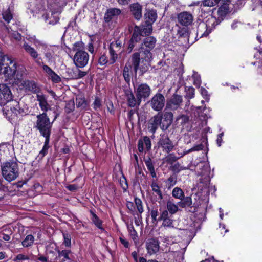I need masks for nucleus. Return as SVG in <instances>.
Wrapping results in <instances>:
<instances>
[{
	"instance_id": "nucleus-1",
	"label": "nucleus",
	"mask_w": 262,
	"mask_h": 262,
	"mask_svg": "<svg viewBox=\"0 0 262 262\" xmlns=\"http://www.w3.org/2000/svg\"><path fill=\"white\" fill-rule=\"evenodd\" d=\"M53 123V121L50 122L47 113H42L36 116L34 128L45 138L43 148L39 154L41 158L47 154L50 147L49 142Z\"/></svg>"
},
{
	"instance_id": "nucleus-2",
	"label": "nucleus",
	"mask_w": 262,
	"mask_h": 262,
	"mask_svg": "<svg viewBox=\"0 0 262 262\" xmlns=\"http://www.w3.org/2000/svg\"><path fill=\"white\" fill-rule=\"evenodd\" d=\"M156 39L152 36L145 38L139 49V52L135 53L132 55V61L134 70L137 71L140 63V56L141 59L146 61H149L152 58L151 51L155 47Z\"/></svg>"
},
{
	"instance_id": "nucleus-3",
	"label": "nucleus",
	"mask_w": 262,
	"mask_h": 262,
	"mask_svg": "<svg viewBox=\"0 0 262 262\" xmlns=\"http://www.w3.org/2000/svg\"><path fill=\"white\" fill-rule=\"evenodd\" d=\"M3 177L8 182L15 180L19 176V168L16 161L10 160L3 162L1 165Z\"/></svg>"
},
{
	"instance_id": "nucleus-4",
	"label": "nucleus",
	"mask_w": 262,
	"mask_h": 262,
	"mask_svg": "<svg viewBox=\"0 0 262 262\" xmlns=\"http://www.w3.org/2000/svg\"><path fill=\"white\" fill-rule=\"evenodd\" d=\"M2 70L8 77H13L16 73L17 64L12 58L4 55L0 48V71Z\"/></svg>"
},
{
	"instance_id": "nucleus-5",
	"label": "nucleus",
	"mask_w": 262,
	"mask_h": 262,
	"mask_svg": "<svg viewBox=\"0 0 262 262\" xmlns=\"http://www.w3.org/2000/svg\"><path fill=\"white\" fill-rule=\"evenodd\" d=\"M20 89L24 90L26 92H30L32 94L40 93L41 89L40 86L35 81L32 80H24L20 82L19 85Z\"/></svg>"
},
{
	"instance_id": "nucleus-6",
	"label": "nucleus",
	"mask_w": 262,
	"mask_h": 262,
	"mask_svg": "<svg viewBox=\"0 0 262 262\" xmlns=\"http://www.w3.org/2000/svg\"><path fill=\"white\" fill-rule=\"evenodd\" d=\"M89 60L88 53L81 50H76V52L73 57V61L77 68H83L85 67Z\"/></svg>"
},
{
	"instance_id": "nucleus-7",
	"label": "nucleus",
	"mask_w": 262,
	"mask_h": 262,
	"mask_svg": "<svg viewBox=\"0 0 262 262\" xmlns=\"http://www.w3.org/2000/svg\"><path fill=\"white\" fill-rule=\"evenodd\" d=\"M165 103V99L163 94L157 93L154 95L148 102L152 109L155 111L160 112L164 107Z\"/></svg>"
},
{
	"instance_id": "nucleus-8",
	"label": "nucleus",
	"mask_w": 262,
	"mask_h": 262,
	"mask_svg": "<svg viewBox=\"0 0 262 262\" xmlns=\"http://www.w3.org/2000/svg\"><path fill=\"white\" fill-rule=\"evenodd\" d=\"M13 100V95L9 86L5 84L0 85V105L3 106Z\"/></svg>"
},
{
	"instance_id": "nucleus-9",
	"label": "nucleus",
	"mask_w": 262,
	"mask_h": 262,
	"mask_svg": "<svg viewBox=\"0 0 262 262\" xmlns=\"http://www.w3.org/2000/svg\"><path fill=\"white\" fill-rule=\"evenodd\" d=\"M183 103L182 96L178 94H174L166 102V108L175 111L181 108Z\"/></svg>"
},
{
	"instance_id": "nucleus-10",
	"label": "nucleus",
	"mask_w": 262,
	"mask_h": 262,
	"mask_svg": "<svg viewBox=\"0 0 262 262\" xmlns=\"http://www.w3.org/2000/svg\"><path fill=\"white\" fill-rule=\"evenodd\" d=\"M158 144L159 146L162 148L163 150L167 153L172 151L174 147L173 142L165 134L160 135Z\"/></svg>"
},
{
	"instance_id": "nucleus-11",
	"label": "nucleus",
	"mask_w": 262,
	"mask_h": 262,
	"mask_svg": "<svg viewBox=\"0 0 262 262\" xmlns=\"http://www.w3.org/2000/svg\"><path fill=\"white\" fill-rule=\"evenodd\" d=\"M151 93V89L149 85L146 83L140 84L136 89V96L138 98L139 103H141L142 99L145 100L148 98Z\"/></svg>"
},
{
	"instance_id": "nucleus-12",
	"label": "nucleus",
	"mask_w": 262,
	"mask_h": 262,
	"mask_svg": "<svg viewBox=\"0 0 262 262\" xmlns=\"http://www.w3.org/2000/svg\"><path fill=\"white\" fill-rule=\"evenodd\" d=\"M57 249L58 247L50 243L46 247V255H47L49 262H58V257Z\"/></svg>"
},
{
	"instance_id": "nucleus-13",
	"label": "nucleus",
	"mask_w": 262,
	"mask_h": 262,
	"mask_svg": "<svg viewBox=\"0 0 262 262\" xmlns=\"http://www.w3.org/2000/svg\"><path fill=\"white\" fill-rule=\"evenodd\" d=\"M146 248L150 255L156 254L159 250L160 242L157 239L149 238L146 242Z\"/></svg>"
},
{
	"instance_id": "nucleus-14",
	"label": "nucleus",
	"mask_w": 262,
	"mask_h": 262,
	"mask_svg": "<svg viewBox=\"0 0 262 262\" xmlns=\"http://www.w3.org/2000/svg\"><path fill=\"white\" fill-rule=\"evenodd\" d=\"M173 118V115L171 112L162 113V121H161L160 128L165 131L171 125Z\"/></svg>"
},
{
	"instance_id": "nucleus-15",
	"label": "nucleus",
	"mask_w": 262,
	"mask_h": 262,
	"mask_svg": "<svg viewBox=\"0 0 262 262\" xmlns=\"http://www.w3.org/2000/svg\"><path fill=\"white\" fill-rule=\"evenodd\" d=\"M145 24L140 26L141 33L143 36H148L152 33V28L151 24L156 21V17H145Z\"/></svg>"
},
{
	"instance_id": "nucleus-16",
	"label": "nucleus",
	"mask_w": 262,
	"mask_h": 262,
	"mask_svg": "<svg viewBox=\"0 0 262 262\" xmlns=\"http://www.w3.org/2000/svg\"><path fill=\"white\" fill-rule=\"evenodd\" d=\"M8 113L11 114V117L14 118L18 115H23L24 113V110L21 108L19 106V103L16 100H12V103L10 106V110H8Z\"/></svg>"
},
{
	"instance_id": "nucleus-17",
	"label": "nucleus",
	"mask_w": 262,
	"mask_h": 262,
	"mask_svg": "<svg viewBox=\"0 0 262 262\" xmlns=\"http://www.w3.org/2000/svg\"><path fill=\"white\" fill-rule=\"evenodd\" d=\"M37 100L39 102V106L43 113H47L48 110H51L50 106L47 102V98L45 95L40 92L36 95Z\"/></svg>"
},
{
	"instance_id": "nucleus-18",
	"label": "nucleus",
	"mask_w": 262,
	"mask_h": 262,
	"mask_svg": "<svg viewBox=\"0 0 262 262\" xmlns=\"http://www.w3.org/2000/svg\"><path fill=\"white\" fill-rule=\"evenodd\" d=\"M161 121H162V113L159 112L150 119V128L153 133H155L159 127H160Z\"/></svg>"
},
{
	"instance_id": "nucleus-19",
	"label": "nucleus",
	"mask_w": 262,
	"mask_h": 262,
	"mask_svg": "<svg viewBox=\"0 0 262 262\" xmlns=\"http://www.w3.org/2000/svg\"><path fill=\"white\" fill-rule=\"evenodd\" d=\"M138 150L140 152H143L145 148L147 150L151 149V140L147 136H145L143 139H141L138 141Z\"/></svg>"
},
{
	"instance_id": "nucleus-20",
	"label": "nucleus",
	"mask_w": 262,
	"mask_h": 262,
	"mask_svg": "<svg viewBox=\"0 0 262 262\" xmlns=\"http://www.w3.org/2000/svg\"><path fill=\"white\" fill-rule=\"evenodd\" d=\"M58 253V260H60V262H71L72 259L70 257L71 255V251L70 250H60L57 249Z\"/></svg>"
},
{
	"instance_id": "nucleus-21",
	"label": "nucleus",
	"mask_w": 262,
	"mask_h": 262,
	"mask_svg": "<svg viewBox=\"0 0 262 262\" xmlns=\"http://www.w3.org/2000/svg\"><path fill=\"white\" fill-rule=\"evenodd\" d=\"M126 96L127 98V103L129 106L134 107L136 105L139 106L140 103H139L138 98H135L134 94L129 91L126 92Z\"/></svg>"
},
{
	"instance_id": "nucleus-22",
	"label": "nucleus",
	"mask_w": 262,
	"mask_h": 262,
	"mask_svg": "<svg viewBox=\"0 0 262 262\" xmlns=\"http://www.w3.org/2000/svg\"><path fill=\"white\" fill-rule=\"evenodd\" d=\"M130 10L134 16H142V6L138 3L132 4L130 5Z\"/></svg>"
},
{
	"instance_id": "nucleus-23",
	"label": "nucleus",
	"mask_w": 262,
	"mask_h": 262,
	"mask_svg": "<svg viewBox=\"0 0 262 262\" xmlns=\"http://www.w3.org/2000/svg\"><path fill=\"white\" fill-rule=\"evenodd\" d=\"M141 36H144L141 33V30L140 27L136 26L134 28V31L132 37V41L137 42L141 39Z\"/></svg>"
},
{
	"instance_id": "nucleus-24",
	"label": "nucleus",
	"mask_w": 262,
	"mask_h": 262,
	"mask_svg": "<svg viewBox=\"0 0 262 262\" xmlns=\"http://www.w3.org/2000/svg\"><path fill=\"white\" fill-rule=\"evenodd\" d=\"M144 162L147 168L150 172L152 177L156 178L157 175L155 171L154 163L152 162L151 159L150 157H148V158L145 159Z\"/></svg>"
},
{
	"instance_id": "nucleus-25",
	"label": "nucleus",
	"mask_w": 262,
	"mask_h": 262,
	"mask_svg": "<svg viewBox=\"0 0 262 262\" xmlns=\"http://www.w3.org/2000/svg\"><path fill=\"white\" fill-rule=\"evenodd\" d=\"M178 204H176L173 201L169 200L166 203V207L169 212L171 214L176 213L178 210Z\"/></svg>"
},
{
	"instance_id": "nucleus-26",
	"label": "nucleus",
	"mask_w": 262,
	"mask_h": 262,
	"mask_svg": "<svg viewBox=\"0 0 262 262\" xmlns=\"http://www.w3.org/2000/svg\"><path fill=\"white\" fill-rule=\"evenodd\" d=\"M23 47L25 51L29 54L33 59L37 58L38 54L37 51L27 43H25Z\"/></svg>"
},
{
	"instance_id": "nucleus-27",
	"label": "nucleus",
	"mask_w": 262,
	"mask_h": 262,
	"mask_svg": "<svg viewBox=\"0 0 262 262\" xmlns=\"http://www.w3.org/2000/svg\"><path fill=\"white\" fill-rule=\"evenodd\" d=\"M172 195L176 199L182 200L184 196V193L182 189L179 187H175L172 191Z\"/></svg>"
},
{
	"instance_id": "nucleus-28",
	"label": "nucleus",
	"mask_w": 262,
	"mask_h": 262,
	"mask_svg": "<svg viewBox=\"0 0 262 262\" xmlns=\"http://www.w3.org/2000/svg\"><path fill=\"white\" fill-rule=\"evenodd\" d=\"M229 12V8L227 3H224L218 9L217 14L219 16H225Z\"/></svg>"
},
{
	"instance_id": "nucleus-29",
	"label": "nucleus",
	"mask_w": 262,
	"mask_h": 262,
	"mask_svg": "<svg viewBox=\"0 0 262 262\" xmlns=\"http://www.w3.org/2000/svg\"><path fill=\"white\" fill-rule=\"evenodd\" d=\"M209 17L206 20V27L209 28H213L216 25L220 23L221 20L219 21L220 17Z\"/></svg>"
},
{
	"instance_id": "nucleus-30",
	"label": "nucleus",
	"mask_w": 262,
	"mask_h": 262,
	"mask_svg": "<svg viewBox=\"0 0 262 262\" xmlns=\"http://www.w3.org/2000/svg\"><path fill=\"white\" fill-rule=\"evenodd\" d=\"M88 71H82L78 68L76 69V72H73V75H71V79H78L85 76L89 73Z\"/></svg>"
},
{
	"instance_id": "nucleus-31",
	"label": "nucleus",
	"mask_w": 262,
	"mask_h": 262,
	"mask_svg": "<svg viewBox=\"0 0 262 262\" xmlns=\"http://www.w3.org/2000/svg\"><path fill=\"white\" fill-rule=\"evenodd\" d=\"M34 241V236L29 234L26 236L25 238L22 241V245L24 247H28L31 246Z\"/></svg>"
},
{
	"instance_id": "nucleus-32",
	"label": "nucleus",
	"mask_w": 262,
	"mask_h": 262,
	"mask_svg": "<svg viewBox=\"0 0 262 262\" xmlns=\"http://www.w3.org/2000/svg\"><path fill=\"white\" fill-rule=\"evenodd\" d=\"M192 199L190 196H184L182 200L178 203V205L182 208H185L186 207H190L192 205Z\"/></svg>"
},
{
	"instance_id": "nucleus-33",
	"label": "nucleus",
	"mask_w": 262,
	"mask_h": 262,
	"mask_svg": "<svg viewBox=\"0 0 262 262\" xmlns=\"http://www.w3.org/2000/svg\"><path fill=\"white\" fill-rule=\"evenodd\" d=\"M178 19L180 24L185 27L191 25L193 22V17H178Z\"/></svg>"
},
{
	"instance_id": "nucleus-34",
	"label": "nucleus",
	"mask_w": 262,
	"mask_h": 262,
	"mask_svg": "<svg viewBox=\"0 0 262 262\" xmlns=\"http://www.w3.org/2000/svg\"><path fill=\"white\" fill-rule=\"evenodd\" d=\"M152 190L155 192L159 197V199L161 200L163 199L162 192L160 190V187L156 182L153 181L151 184Z\"/></svg>"
},
{
	"instance_id": "nucleus-35",
	"label": "nucleus",
	"mask_w": 262,
	"mask_h": 262,
	"mask_svg": "<svg viewBox=\"0 0 262 262\" xmlns=\"http://www.w3.org/2000/svg\"><path fill=\"white\" fill-rule=\"evenodd\" d=\"M177 35L179 38H186L188 40L189 38V32L187 29L185 28H180L177 31Z\"/></svg>"
},
{
	"instance_id": "nucleus-36",
	"label": "nucleus",
	"mask_w": 262,
	"mask_h": 262,
	"mask_svg": "<svg viewBox=\"0 0 262 262\" xmlns=\"http://www.w3.org/2000/svg\"><path fill=\"white\" fill-rule=\"evenodd\" d=\"M91 214L92 215V220L94 224L99 229H103L102 225V221L98 217V216L94 213V212L91 211Z\"/></svg>"
},
{
	"instance_id": "nucleus-37",
	"label": "nucleus",
	"mask_w": 262,
	"mask_h": 262,
	"mask_svg": "<svg viewBox=\"0 0 262 262\" xmlns=\"http://www.w3.org/2000/svg\"><path fill=\"white\" fill-rule=\"evenodd\" d=\"M63 237L64 238L63 244L67 248L71 246V236L67 232H62Z\"/></svg>"
},
{
	"instance_id": "nucleus-38",
	"label": "nucleus",
	"mask_w": 262,
	"mask_h": 262,
	"mask_svg": "<svg viewBox=\"0 0 262 262\" xmlns=\"http://www.w3.org/2000/svg\"><path fill=\"white\" fill-rule=\"evenodd\" d=\"M14 260L19 262H29V257L27 255L19 254L16 256Z\"/></svg>"
},
{
	"instance_id": "nucleus-39",
	"label": "nucleus",
	"mask_w": 262,
	"mask_h": 262,
	"mask_svg": "<svg viewBox=\"0 0 262 262\" xmlns=\"http://www.w3.org/2000/svg\"><path fill=\"white\" fill-rule=\"evenodd\" d=\"M75 104L73 100H70L67 103L65 106V111L67 113H70L74 110Z\"/></svg>"
},
{
	"instance_id": "nucleus-40",
	"label": "nucleus",
	"mask_w": 262,
	"mask_h": 262,
	"mask_svg": "<svg viewBox=\"0 0 262 262\" xmlns=\"http://www.w3.org/2000/svg\"><path fill=\"white\" fill-rule=\"evenodd\" d=\"M171 169L173 172L179 173L181 170L188 168L186 167L182 166L179 163H176L172 166Z\"/></svg>"
},
{
	"instance_id": "nucleus-41",
	"label": "nucleus",
	"mask_w": 262,
	"mask_h": 262,
	"mask_svg": "<svg viewBox=\"0 0 262 262\" xmlns=\"http://www.w3.org/2000/svg\"><path fill=\"white\" fill-rule=\"evenodd\" d=\"M59 21V17H45V22L49 25H54Z\"/></svg>"
},
{
	"instance_id": "nucleus-42",
	"label": "nucleus",
	"mask_w": 262,
	"mask_h": 262,
	"mask_svg": "<svg viewBox=\"0 0 262 262\" xmlns=\"http://www.w3.org/2000/svg\"><path fill=\"white\" fill-rule=\"evenodd\" d=\"M195 89L192 87H189L186 89L185 97L188 99H191L194 96Z\"/></svg>"
},
{
	"instance_id": "nucleus-43",
	"label": "nucleus",
	"mask_w": 262,
	"mask_h": 262,
	"mask_svg": "<svg viewBox=\"0 0 262 262\" xmlns=\"http://www.w3.org/2000/svg\"><path fill=\"white\" fill-rule=\"evenodd\" d=\"M163 221V223L162 224V226L164 227H167V228H173V220L171 219L167 218L165 219Z\"/></svg>"
},
{
	"instance_id": "nucleus-44",
	"label": "nucleus",
	"mask_w": 262,
	"mask_h": 262,
	"mask_svg": "<svg viewBox=\"0 0 262 262\" xmlns=\"http://www.w3.org/2000/svg\"><path fill=\"white\" fill-rule=\"evenodd\" d=\"M114 45L112 42L110 43L109 47L110 53L111 55V64L114 63L115 62V51L114 50Z\"/></svg>"
},
{
	"instance_id": "nucleus-45",
	"label": "nucleus",
	"mask_w": 262,
	"mask_h": 262,
	"mask_svg": "<svg viewBox=\"0 0 262 262\" xmlns=\"http://www.w3.org/2000/svg\"><path fill=\"white\" fill-rule=\"evenodd\" d=\"M177 178L175 176H170L167 181V184L169 187L174 186L177 183Z\"/></svg>"
},
{
	"instance_id": "nucleus-46",
	"label": "nucleus",
	"mask_w": 262,
	"mask_h": 262,
	"mask_svg": "<svg viewBox=\"0 0 262 262\" xmlns=\"http://www.w3.org/2000/svg\"><path fill=\"white\" fill-rule=\"evenodd\" d=\"M14 14L13 7H9L2 14L3 16H13Z\"/></svg>"
},
{
	"instance_id": "nucleus-47",
	"label": "nucleus",
	"mask_w": 262,
	"mask_h": 262,
	"mask_svg": "<svg viewBox=\"0 0 262 262\" xmlns=\"http://www.w3.org/2000/svg\"><path fill=\"white\" fill-rule=\"evenodd\" d=\"M220 0H204L203 5L205 6L211 7L219 3Z\"/></svg>"
},
{
	"instance_id": "nucleus-48",
	"label": "nucleus",
	"mask_w": 262,
	"mask_h": 262,
	"mask_svg": "<svg viewBox=\"0 0 262 262\" xmlns=\"http://www.w3.org/2000/svg\"><path fill=\"white\" fill-rule=\"evenodd\" d=\"M49 76L51 78L52 80L55 83H58L61 81L60 77L56 74L54 71H53Z\"/></svg>"
},
{
	"instance_id": "nucleus-49",
	"label": "nucleus",
	"mask_w": 262,
	"mask_h": 262,
	"mask_svg": "<svg viewBox=\"0 0 262 262\" xmlns=\"http://www.w3.org/2000/svg\"><path fill=\"white\" fill-rule=\"evenodd\" d=\"M150 214L153 222L159 221L157 218L158 216V211L157 209H152L150 211Z\"/></svg>"
},
{
	"instance_id": "nucleus-50",
	"label": "nucleus",
	"mask_w": 262,
	"mask_h": 262,
	"mask_svg": "<svg viewBox=\"0 0 262 262\" xmlns=\"http://www.w3.org/2000/svg\"><path fill=\"white\" fill-rule=\"evenodd\" d=\"M120 185L124 191H126L128 188V184L126 178L124 176L120 180Z\"/></svg>"
},
{
	"instance_id": "nucleus-51",
	"label": "nucleus",
	"mask_w": 262,
	"mask_h": 262,
	"mask_svg": "<svg viewBox=\"0 0 262 262\" xmlns=\"http://www.w3.org/2000/svg\"><path fill=\"white\" fill-rule=\"evenodd\" d=\"M108 62L107 57L106 55L103 54L100 56L98 60V63L100 65L103 66L105 65Z\"/></svg>"
},
{
	"instance_id": "nucleus-52",
	"label": "nucleus",
	"mask_w": 262,
	"mask_h": 262,
	"mask_svg": "<svg viewBox=\"0 0 262 262\" xmlns=\"http://www.w3.org/2000/svg\"><path fill=\"white\" fill-rule=\"evenodd\" d=\"M12 18L13 17H0L1 25H3L4 27L6 28L7 29H8V28L6 24H9Z\"/></svg>"
},
{
	"instance_id": "nucleus-53",
	"label": "nucleus",
	"mask_w": 262,
	"mask_h": 262,
	"mask_svg": "<svg viewBox=\"0 0 262 262\" xmlns=\"http://www.w3.org/2000/svg\"><path fill=\"white\" fill-rule=\"evenodd\" d=\"M135 204L137 206V209L138 211L141 213L143 212V208L142 204V201L139 199H135Z\"/></svg>"
},
{
	"instance_id": "nucleus-54",
	"label": "nucleus",
	"mask_w": 262,
	"mask_h": 262,
	"mask_svg": "<svg viewBox=\"0 0 262 262\" xmlns=\"http://www.w3.org/2000/svg\"><path fill=\"white\" fill-rule=\"evenodd\" d=\"M168 210H164L161 212L160 217L158 218V220L162 221L165 219L169 218L168 217Z\"/></svg>"
},
{
	"instance_id": "nucleus-55",
	"label": "nucleus",
	"mask_w": 262,
	"mask_h": 262,
	"mask_svg": "<svg viewBox=\"0 0 262 262\" xmlns=\"http://www.w3.org/2000/svg\"><path fill=\"white\" fill-rule=\"evenodd\" d=\"M76 105L78 107L84 108L85 106V102L84 99L81 98L76 99Z\"/></svg>"
},
{
	"instance_id": "nucleus-56",
	"label": "nucleus",
	"mask_w": 262,
	"mask_h": 262,
	"mask_svg": "<svg viewBox=\"0 0 262 262\" xmlns=\"http://www.w3.org/2000/svg\"><path fill=\"white\" fill-rule=\"evenodd\" d=\"M106 105L108 111L114 114L115 111L113 102L111 101H108V102H107Z\"/></svg>"
},
{
	"instance_id": "nucleus-57",
	"label": "nucleus",
	"mask_w": 262,
	"mask_h": 262,
	"mask_svg": "<svg viewBox=\"0 0 262 262\" xmlns=\"http://www.w3.org/2000/svg\"><path fill=\"white\" fill-rule=\"evenodd\" d=\"M148 70V67L146 65H144L142 67H139V66H138V69L136 71L137 72L138 70L139 71V74L141 75H142L147 70Z\"/></svg>"
},
{
	"instance_id": "nucleus-58",
	"label": "nucleus",
	"mask_w": 262,
	"mask_h": 262,
	"mask_svg": "<svg viewBox=\"0 0 262 262\" xmlns=\"http://www.w3.org/2000/svg\"><path fill=\"white\" fill-rule=\"evenodd\" d=\"M146 13L144 16H157V12L154 10H146Z\"/></svg>"
},
{
	"instance_id": "nucleus-59",
	"label": "nucleus",
	"mask_w": 262,
	"mask_h": 262,
	"mask_svg": "<svg viewBox=\"0 0 262 262\" xmlns=\"http://www.w3.org/2000/svg\"><path fill=\"white\" fill-rule=\"evenodd\" d=\"M129 232H130V234L132 238L134 240L136 239L137 237V232H136V230H135L134 227L132 226L129 229Z\"/></svg>"
},
{
	"instance_id": "nucleus-60",
	"label": "nucleus",
	"mask_w": 262,
	"mask_h": 262,
	"mask_svg": "<svg viewBox=\"0 0 262 262\" xmlns=\"http://www.w3.org/2000/svg\"><path fill=\"white\" fill-rule=\"evenodd\" d=\"M137 112V111L135 109L130 110L128 113V118L130 121H132L134 119V115Z\"/></svg>"
},
{
	"instance_id": "nucleus-61",
	"label": "nucleus",
	"mask_w": 262,
	"mask_h": 262,
	"mask_svg": "<svg viewBox=\"0 0 262 262\" xmlns=\"http://www.w3.org/2000/svg\"><path fill=\"white\" fill-rule=\"evenodd\" d=\"M119 239L121 243L124 247L128 248L129 247V244L128 242L123 236L120 237Z\"/></svg>"
},
{
	"instance_id": "nucleus-62",
	"label": "nucleus",
	"mask_w": 262,
	"mask_h": 262,
	"mask_svg": "<svg viewBox=\"0 0 262 262\" xmlns=\"http://www.w3.org/2000/svg\"><path fill=\"white\" fill-rule=\"evenodd\" d=\"M94 108L97 109L101 106V101L98 98H96L93 103Z\"/></svg>"
},
{
	"instance_id": "nucleus-63",
	"label": "nucleus",
	"mask_w": 262,
	"mask_h": 262,
	"mask_svg": "<svg viewBox=\"0 0 262 262\" xmlns=\"http://www.w3.org/2000/svg\"><path fill=\"white\" fill-rule=\"evenodd\" d=\"M43 70L48 74V75L51 74V73L53 71L48 66L43 65L42 66Z\"/></svg>"
},
{
	"instance_id": "nucleus-64",
	"label": "nucleus",
	"mask_w": 262,
	"mask_h": 262,
	"mask_svg": "<svg viewBox=\"0 0 262 262\" xmlns=\"http://www.w3.org/2000/svg\"><path fill=\"white\" fill-rule=\"evenodd\" d=\"M203 148H204V146L202 144H199L196 145L194 146L193 147H192V150L193 151L201 150L203 149Z\"/></svg>"
}]
</instances>
